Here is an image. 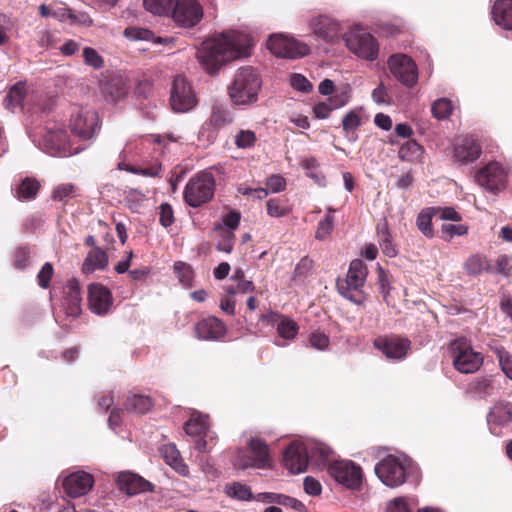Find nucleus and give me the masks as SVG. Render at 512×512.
I'll list each match as a JSON object with an SVG mask.
<instances>
[{"label":"nucleus","instance_id":"obj_1","mask_svg":"<svg viewBox=\"0 0 512 512\" xmlns=\"http://www.w3.org/2000/svg\"><path fill=\"white\" fill-rule=\"evenodd\" d=\"M251 46L252 39L248 34L228 31L204 41L197 57L201 66L213 74L226 62L248 57Z\"/></svg>","mask_w":512,"mask_h":512},{"label":"nucleus","instance_id":"obj_2","mask_svg":"<svg viewBox=\"0 0 512 512\" xmlns=\"http://www.w3.org/2000/svg\"><path fill=\"white\" fill-rule=\"evenodd\" d=\"M332 451L325 446L312 449L311 457L318 456L327 461V471L339 484L351 490H359L362 484L363 472L359 465L351 460H330Z\"/></svg>","mask_w":512,"mask_h":512},{"label":"nucleus","instance_id":"obj_3","mask_svg":"<svg viewBox=\"0 0 512 512\" xmlns=\"http://www.w3.org/2000/svg\"><path fill=\"white\" fill-rule=\"evenodd\" d=\"M262 80L251 66L239 68L227 87L228 95L235 105H251L258 100Z\"/></svg>","mask_w":512,"mask_h":512},{"label":"nucleus","instance_id":"obj_4","mask_svg":"<svg viewBox=\"0 0 512 512\" xmlns=\"http://www.w3.org/2000/svg\"><path fill=\"white\" fill-rule=\"evenodd\" d=\"M368 268L361 259H354L349 265L347 274L336 281L338 293L345 299L356 305H362L366 301V294L363 290Z\"/></svg>","mask_w":512,"mask_h":512},{"label":"nucleus","instance_id":"obj_5","mask_svg":"<svg viewBox=\"0 0 512 512\" xmlns=\"http://www.w3.org/2000/svg\"><path fill=\"white\" fill-rule=\"evenodd\" d=\"M215 187L213 174L208 171H201L187 182L183 191V199L190 207H201L213 199Z\"/></svg>","mask_w":512,"mask_h":512},{"label":"nucleus","instance_id":"obj_6","mask_svg":"<svg viewBox=\"0 0 512 512\" xmlns=\"http://www.w3.org/2000/svg\"><path fill=\"white\" fill-rule=\"evenodd\" d=\"M454 354V368L465 374L474 373L483 364V356L481 353L475 352L466 338H458L451 345Z\"/></svg>","mask_w":512,"mask_h":512},{"label":"nucleus","instance_id":"obj_7","mask_svg":"<svg viewBox=\"0 0 512 512\" xmlns=\"http://www.w3.org/2000/svg\"><path fill=\"white\" fill-rule=\"evenodd\" d=\"M391 74L402 85L413 88L418 82V67L415 61L406 54H393L388 58Z\"/></svg>","mask_w":512,"mask_h":512},{"label":"nucleus","instance_id":"obj_8","mask_svg":"<svg viewBox=\"0 0 512 512\" xmlns=\"http://www.w3.org/2000/svg\"><path fill=\"white\" fill-rule=\"evenodd\" d=\"M197 97L185 77L178 75L174 78L170 91V105L173 111L185 113L197 105Z\"/></svg>","mask_w":512,"mask_h":512},{"label":"nucleus","instance_id":"obj_9","mask_svg":"<svg viewBox=\"0 0 512 512\" xmlns=\"http://www.w3.org/2000/svg\"><path fill=\"white\" fill-rule=\"evenodd\" d=\"M344 41L347 48L362 59L374 61L378 57L379 45L370 33L350 32L345 34Z\"/></svg>","mask_w":512,"mask_h":512},{"label":"nucleus","instance_id":"obj_10","mask_svg":"<svg viewBox=\"0 0 512 512\" xmlns=\"http://www.w3.org/2000/svg\"><path fill=\"white\" fill-rule=\"evenodd\" d=\"M267 48L277 57L291 59L303 57L310 51L307 44L283 34L271 36Z\"/></svg>","mask_w":512,"mask_h":512},{"label":"nucleus","instance_id":"obj_11","mask_svg":"<svg viewBox=\"0 0 512 512\" xmlns=\"http://www.w3.org/2000/svg\"><path fill=\"white\" fill-rule=\"evenodd\" d=\"M98 114L91 109L76 107L71 114V132L81 140L91 139L98 127Z\"/></svg>","mask_w":512,"mask_h":512},{"label":"nucleus","instance_id":"obj_12","mask_svg":"<svg viewBox=\"0 0 512 512\" xmlns=\"http://www.w3.org/2000/svg\"><path fill=\"white\" fill-rule=\"evenodd\" d=\"M475 178L485 190L497 194L505 189L507 175L501 164L490 162L477 172Z\"/></svg>","mask_w":512,"mask_h":512},{"label":"nucleus","instance_id":"obj_13","mask_svg":"<svg viewBox=\"0 0 512 512\" xmlns=\"http://www.w3.org/2000/svg\"><path fill=\"white\" fill-rule=\"evenodd\" d=\"M378 478L389 487H397L406 481L404 466L394 456H387L375 467Z\"/></svg>","mask_w":512,"mask_h":512},{"label":"nucleus","instance_id":"obj_14","mask_svg":"<svg viewBox=\"0 0 512 512\" xmlns=\"http://www.w3.org/2000/svg\"><path fill=\"white\" fill-rule=\"evenodd\" d=\"M173 7V19L183 27L191 28L203 17V9L195 0H177Z\"/></svg>","mask_w":512,"mask_h":512},{"label":"nucleus","instance_id":"obj_15","mask_svg":"<svg viewBox=\"0 0 512 512\" xmlns=\"http://www.w3.org/2000/svg\"><path fill=\"white\" fill-rule=\"evenodd\" d=\"M309 462V454L306 445L300 441H292L284 450L283 465L292 474L306 471Z\"/></svg>","mask_w":512,"mask_h":512},{"label":"nucleus","instance_id":"obj_16","mask_svg":"<svg viewBox=\"0 0 512 512\" xmlns=\"http://www.w3.org/2000/svg\"><path fill=\"white\" fill-rule=\"evenodd\" d=\"M373 345L389 359H402L410 348V341L397 335L379 336Z\"/></svg>","mask_w":512,"mask_h":512},{"label":"nucleus","instance_id":"obj_17","mask_svg":"<svg viewBox=\"0 0 512 512\" xmlns=\"http://www.w3.org/2000/svg\"><path fill=\"white\" fill-rule=\"evenodd\" d=\"M93 476L84 471L69 474L63 479L62 486L69 497L78 498L86 495L93 487Z\"/></svg>","mask_w":512,"mask_h":512},{"label":"nucleus","instance_id":"obj_18","mask_svg":"<svg viewBox=\"0 0 512 512\" xmlns=\"http://www.w3.org/2000/svg\"><path fill=\"white\" fill-rule=\"evenodd\" d=\"M117 485L119 490L128 496L154 491V485L151 482L132 472L120 473L117 477Z\"/></svg>","mask_w":512,"mask_h":512},{"label":"nucleus","instance_id":"obj_19","mask_svg":"<svg viewBox=\"0 0 512 512\" xmlns=\"http://www.w3.org/2000/svg\"><path fill=\"white\" fill-rule=\"evenodd\" d=\"M112 303V294L108 288L99 283L89 285L88 304L92 312L104 315L109 311Z\"/></svg>","mask_w":512,"mask_h":512},{"label":"nucleus","instance_id":"obj_20","mask_svg":"<svg viewBox=\"0 0 512 512\" xmlns=\"http://www.w3.org/2000/svg\"><path fill=\"white\" fill-rule=\"evenodd\" d=\"M195 333L200 340L216 341L226 334V326L220 319L211 316L200 320L196 324Z\"/></svg>","mask_w":512,"mask_h":512},{"label":"nucleus","instance_id":"obj_21","mask_svg":"<svg viewBox=\"0 0 512 512\" xmlns=\"http://www.w3.org/2000/svg\"><path fill=\"white\" fill-rule=\"evenodd\" d=\"M250 457L243 464V467H254L266 469L271 466V457L268 445L259 438H252L249 441Z\"/></svg>","mask_w":512,"mask_h":512},{"label":"nucleus","instance_id":"obj_22","mask_svg":"<svg viewBox=\"0 0 512 512\" xmlns=\"http://www.w3.org/2000/svg\"><path fill=\"white\" fill-rule=\"evenodd\" d=\"M81 290L77 280H69L63 287V308L68 316L78 317L81 313Z\"/></svg>","mask_w":512,"mask_h":512},{"label":"nucleus","instance_id":"obj_23","mask_svg":"<svg viewBox=\"0 0 512 512\" xmlns=\"http://www.w3.org/2000/svg\"><path fill=\"white\" fill-rule=\"evenodd\" d=\"M314 34L326 42H334L339 38L340 24L326 15H320L312 21Z\"/></svg>","mask_w":512,"mask_h":512},{"label":"nucleus","instance_id":"obj_24","mask_svg":"<svg viewBox=\"0 0 512 512\" xmlns=\"http://www.w3.org/2000/svg\"><path fill=\"white\" fill-rule=\"evenodd\" d=\"M481 152V146L474 139L465 137L455 144L453 158L455 162L466 164L477 160Z\"/></svg>","mask_w":512,"mask_h":512},{"label":"nucleus","instance_id":"obj_25","mask_svg":"<svg viewBox=\"0 0 512 512\" xmlns=\"http://www.w3.org/2000/svg\"><path fill=\"white\" fill-rule=\"evenodd\" d=\"M234 121V114L231 109L223 104L215 102L211 106V113L208 120L205 122V126L212 129L214 132H218L225 126L232 124Z\"/></svg>","mask_w":512,"mask_h":512},{"label":"nucleus","instance_id":"obj_26","mask_svg":"<svg viewBox=\"0 0 512 512\" xmlns=\"http://www.w3.org/2000/svg\"><path fill=\"white\" fill-rule=\"evenodd\" d=\"M100 90L108 101L116 102L128 93V87L120 76H111L100 82Z\"/></svg>","mask_w":512,"mask_h":512},{"label":"nucleus","instance_id":"obj_27","mask_svg":"<svg viewBox=\"0 0 512 512\" xmlns=\"http://www.w3.org/2000/svg\"><path fill=\"white\" fill-rule=\"evenodd\" d=\"M491 14L497 25L512 30V0H496Z\"/></svg>","mask_w":512,"mask_h":512},{"label":"nucleus","instance_id":"obj_28","mask_svg":"<svg viewBox=\"0 0 512 512\" xmlns=\"http://www.w3.org/2000/svg\"><path fill=\"white\" fill-rule=\"evenodd\" d=\"M107 265V253L99 247H94L88 252L82 265V271L85 274H90L96 270L105 269Z\"/></svg>","mask_w":512,"mask_h":512},{"label":"nucleus","instance_id":"obj_29","mask_svg":"<svg viewBox=\"0 0 512 512\" xmlns=\"http://www.w3.org/2000/svg\"><path fill=\"white\" fill-rule=\"evenodd\" d=\"M160 453L165 462L170 465L180 475L186 476L189 473L188 466L183 462L180 452L174 444L163 445L160 448Z\"/></svg>","mask_w":512,"mask_h":512},{"label":"nucleus","instance_id":"obj_30","mask_svg":"<svg viewBox=\"0 0 512 512\" xmlns=\"http://www.w3.org/2000/svg\"><path fill=\"white\" fill-rule=\"evenodd\" d=\"M488 422L505 426L512 422V404L509 402L497 403L491 408L488 416Z\"/></svg>","mask_w":512,"mask_h":512},{"label":"nucleus","instance_id":"obj_31","mask_svg":"<svg viewBox=\"0 0 512 512\" xmlns=\"http://www.w3.org/2000/svg\"><path fill=\"white\" fill-rule=\"evenodd\" d=\"M154 403L152 399L147 395L141 394H132L129 395L125 402V409L128 412H134L136 414L142 415L148 413Z\"/></svg>","mask_w":512,"mask_h":512},{"label":"nucleus","instance_id":"obj_32","mask_svg":"<svg viewBox=\"0 0 512 512\" xmlns=\"http://www.w3.org/2000/svg\"><path fill=\"white\" fill-rule=\"evenodd\" d=\"M463 267L466 274L469 276H477L491 269L489 260L486 256L481 254H473L468 257Z\"/></svg>","mask_w":512,"mask_h":512},{"label":"nucleus","instance_id":"obj_33","mask_svg":"<svg viewBox=\"0 0 512 512\" xmlns=\"http://www.w3.org/2000/svg\"><path fill=\"white\" fill-rule=\"evenodd\" d=\"M40 189V183L30 177H26L21 181L15 190V196L20 201H27L34 199Z\"/></svg>","mask_w":512,"mask_h":512},{"label":"nucleus","instance_id":"obj_34","mask_svg":"<svg viewBox=\"0 0 512 512\" xmlns=\"http://www.w3.org/2000/svg\"><path fill=\"white\" fill-rule=\"evenodd\" d=\"M266 211L270 217L281 218L288 216L292 212V207L288 199L283 197H275L267 200Z\"/></svg>","mask_w":512,"mask_h":512},{"label":"nucleus","instance_id":"obj_35","mask_svg":"<svg viewBox=\"0 0 512 512\" xmlns=\"http://www.w3.org/2000/svg\"><path fill=\"white\" fill-rule=\"evenodd\" d=\"M467 391L479 397H487L493 393L492 380L489 377H478L469 383Z\"/></svg>","mask_w":512,"mask_h":512},{"label":"nucleus","instance_id":"obj_36","mask_svg":"<svg viewBox=\"0 0 512 512\" xmlns=\"http://www.w3.org/2000/svg\"><path fill=\"white\" fill-rule=\"evenodd\" d=\"M423 148L415 140H408L401 145L398 156L402 161L414 162L422 155Z\"/></svg>","mask_w":512,"mask_h":512},{"label":"nucleus","instance_id":"obj_37","mask_svg":"<svg viewBox=\"0 0 512 512\" xmlns=\"http://www.w3.org/2000/svg\"><path fill=\"white\" fill-rule=\"evenodd\" d=\"M435 215V212L432 208H427L422 210L416 219V226L422 232L424 236L427 238H432L434 236V230L432 226V218Z\"/></svg>","mask_w":512,"mask_h":512},{"label":"nucleus","instance_id":"obj_38","mask_svg":"<svg viewBox=\"0 0 512 512\" xmlns=\"http://www.w3.org/2000/svg\"><path fill=\"white\" fill-rule=\"evenodd\" d=\"M173 271L178 278L179 282L184 287H191L194 279V271L192 267L182 261H177L173 265Z\"/></svg>","mask_w":512,"mask_h":512},{"label":"nucleus","instance_id":"obj_39","mask_svg":"<svg viewBox=\"0 0 512 512\" xmlns=\"http://www.w3.org/2000/svg\"><path fill=\"white\" fill-rule=\"evenodd\" d=\"M79 195L78 188L71 183H63L58 185L52 191V199L66 204L69 199L75 198Z\"/></svg>","mask_w":512,"mask_h":512},{"label":"nucleus","instance_id":"obj_40","mask_svg":"<svg viewBox=\"0 0 512 512\" xmlns=\"http://www.w3.org/2000/svg\"><path fill=\"white\" fill-rule=\"evenodd\" d=\"M184 430L190 436H206L208 431L207 420L201 416L190 418L185 423Z\"/></svg>","mask_w":512,"mask_h":512},{"label":"nucleus","instance_id":"obj_41","mask_svg":"<svg viewBox=\"0 0 512 512\" xmlns=\"http://www.w3.org/2000/svg\"><path fill=\"white\" fill-rule=\"evenodd\" d=\"M82 58L84 64L94 70H100L105 66L103 56L92 47L86 46L83 48Z\"/></svg>","mask_w":512,"mask_h":512},{"label":"nucleus","instance_id":"obj_42","mask_svg":"<svg viewBox=\"0 0 512 512\" xmlns=\"http://www.w3.org/2000/svg\"><path fill=\"white\" fill-rule=\"evenodd\" d=\"M25 97V86L22 83H17L10 88L6 97L5 104L8 109L19 107Z\"/></svg>","mask_w":512,"mask_h":512},{"label":"nucleus","instance_id":"obj_43","mask_svg":"<svg viewBox=\"0 0 512 512\" xmlns=\"http://www.w3.org/2000/svg\"><path fill=\"white\" fill-rule=\"evenodd\" d=\"M144 7L155 15H166L172 11L174 0H144Z\"/></svg>","mask_w":512,"mask_h":512},{"label":"nucleus","instance_id":"obj_44","mask_svg":"<svg viewBox=\"0 0 512 512\" xmlns=\"http://www.w3.org/2000/svg\"><path fill=\"white\" fill-rule=\"evenodd\" d=\"M453 111V104L447 98H440L432 104V115L438 120L447 119Z\"/></svg>","mask_w":512,"mask_h":512},{"label":"nucleus","instance_id":"obj_45","mask_svg":"<svg viewBox=\"0 0 512 512\" xmlns=\"http://www.w3.org/2000/svg\"><path fill=\"white\" fill-rule=\"evenodd\" d=\"M299 327L297 323L288 318V317H282L281 321L277 325V332L280 337L291 340L296 337L298 334Z\"/></svg>","mask_w":512,"mask_h":512},{"label":"nucleus","instance_id":"obj_46","mask_svg":"<svg viewBox=\"0 0 512 512\" xmlns=\"http://www.w3.org/2000/svg\"><path fill=\"white\" fill-rule=\"evenodd\" d=\"M225 492L229 497L242 501H249L253 498L251 489L247 485L238 482L227 485Z\"/></svg>","mask_w":512,"mask_h":512},{"label":"nucleus","instance_id":"obj_47","mask_svg":"<svg viewBox=\"0 0 512 512\" xmlns=\"http://www.w3.org/2000/svg\"><path fill=\"white\" fill-rule=\"evenodd\" d=\"M494 353L496 354L502 372L507 378L512 380V354L504 347H496Z\"/></svg>","mask_w":512,"mask_h":512},{"label":"nucleus","instance_id":"obj_48","mask_svg":"<svg viewBox=\"0 0 512 512\" xmlns=\"http://www.w3.org/2000/svg\"><path fill=\"white\" fill-rule=\"evenodd\" d=\"M378 235L380 237L379 239V246L382 250V252L390 257L393 258L397 255L398 251L393 244L391 235L386 227H384L382 230L378 229Z\"/></svg>","mask_w":512,"mask_h":512},{"label":"nucleus","instance_id":"obj_49","mask_svg":"<svg viewBox=\"0 0 512 512\" xmlns=\"http://www.w3.org/2000/svg\"><path fill=\"white\" fill-rule=\"evenodd\" d=\"M361 124V116L356 110L349 111L342 119V127L346 135L354 134Z\"/></svg>","mask_w":512,"mask_h":512},{"label":"nucleus","instance_id":"obj_50","mask_svg":"<svg viewBox=\"0 0 512 512\" xmlns=\"http://www.w3.org/2000/svg\"><path fill=\"white\" fill-rule=\"evenodd\" d=\"M257 137L252 130H240L235 135L234 143L237 148L247 149L255 145Z\"/></svg>","mask_w":512,"mask_h":512},{"label":"nucleus","instance_id":"obj_51","mask_svg":"<svg viewBox=\"0 0 512 512\" xmlns=\"http://www.w3.org/2000/svg\"><path fill=\"white\" fill-rule=\"evenodd\" d=\"M468 226L463 224H444L441 227L442 239L451 241L454 236L467 234Z\"/></svg>","mask_w":512,"mask_h":512},{"label":"nucleus","instance_id":"obj_52","mask_svg":"<svg viewBox=\"0 0 512 512\" xmlns=\"http://www.w3.org/2000/svg\"><path fill=\"white\" fill-rule=\"evenodd\" d=\"M175 222L174 211L170 204L162 203L159 206V223L164 228L171 227Z\"/></svg>","mask_w":512,"mask_h":512},{"label":"nucleus","instance_id":"obj_53","mask_svg":"<svg viewBox=\"0 0 512 512\" xmlns=\"http://www.w3.org/2000/svg\"><path fill=\"white\" fill-rule=\"evenodd\" d=\"M377 272H378V284H379L380 293L383 295L384 301L388 302L387 298L392 289L390 279H389V274L380 265H378Z\"/></svg>","mask_w":512,"mask_h":512},{"label":"nucleus","instance_id":"obj_54","mask_svg":"<svg viewBox=\"0 0 512 512\" xmlns=\"http://www.w3.org/2000/svg\"><path fill=\"white\" fill-rule=\"evenodd\" d=\"M53 274H54V269H53L52 264L49 262H46L37 274L38 285L43 289H47L50 286V282L53 277Z\"/></svg>","mask_w":512,"mask_h":512},{"label":"nucleus","instance_id":"obj_55","mask_svg":"<svg viewBox=\"0 0 512 512\" xmlns=\"http://www.w3.org/2000/svg\"><path fill=\"white\" fill-rule=\"evenodd\" d=\"M313 269V260L309 257H303L296 265L294 270V279L306 278Z\"/></svg>","mask_w":512,"mask_h":512},{"label":"nucleus","instance_id":"obj_56","mask_svg":"<svg viewBox=\"0 0 512 512\" xmlns=\"http://www.w3.org/2000/svg\"><path fill=\"white\" fill-rule=\"evenodd\" d=\"M30 261V252L27 248L19 247L13 254V265L17 269H24Z\"/></svg>","mask_w":512,"mask_h":512},{"label":"nucleus","instance_id":"obj_57","mask_svg":"<svg viewBox=\"0 0 512 512\" xmlns=\"http://www.w3.org/2000/svg\"><path fill=\"white\" fill-rule=\"evenodd\" d=\"M309 343L310 346L318 349V350H325L328 348L330 340L329 337L320 331L312 332L309 336Z\"/></svg>","mask_w":512,"mask_h":512},{"label":"nucleus","instance_id":"obj_58","mask_svg":"<svg viewBox=\"0 0 512 512\" xmlns=\"http://www.w3.org/2000/svg\"><path fill=\"white\" fill-rule=\"evenodd\" d=\"M334 223V217L331 215H326L323 220L318 223L317 231H316V239L323 240L325 239L332 231Z\"/></svg>","mask_w":512,"mask_h":512},{"label":"nucleus","instance_id":"obj_59","mask_svg":"<svg viewBox=\"0 0 512 512\" xmlns=\"http://www.w3.org/2000/svg\"><path fill=\"white\" fill-rule=\"evenodd\" d=\"M234 238L235 235L232 231H223L221 239L216 245V249L221 252L230 253L234 247Z\"/></svg>","mask_w":512,"mask_h":512},{"label":"nucleus","instance_id":"obj_60","mask_svg":"<svg viewBox=\"0 0 512 512\" xmlns=\"http://www.w3.org/2000/svg\"><path fill=\"white\" fill-rule=\"evenodd\" d=\"M435 215L442 220H450L459 222L462 220V216L452 207H433Z\"/></svg>","mask_w":512,"mask_h":512},{"label":"nucleus","instance_id":"obj_61","mask_svg":"<svg viewBox=\"0 0 512 512\" xmlns=\"http://www.w3.org/2000/svg\"><path fill=\"white\" fill-rule=\"evenodd\" d=\"M278 504L290 507L298 512H306V507L301 501L287 495L279 494Z\"/></svg>","mask_w":512,"mask_h":512},{"label":"nucleus","instance_id":"obj_62","mask_svg":"<svg viewBox=\"0 0 512 512\" xmlns=\"http://www.w3.org/2000/svg\"><path fill=\"white\" fill-rule=\"evenodd\" d=\"M267 189L273 193L284 191L286 188V180L280 175H272L266 181Z\"/></svg>","mask_w":512,"mask_h":512},{"label":"nucleus","instance_id":"obj_63","mask_svg":"<svg viewBox=\"0 0 512 512\" xmlns=\"http://www.w3.org/2000/svg\"><path fill=\"white\" fill-rule=\"evenodd\" d=\"M291 85L294 89L301 92H309L312 90V84L310 81L301 74L292 75Z\"/></svg>","mask_w":512,"mask_h":512},{"label":"nucleus","instance_id":"obj_64","mask_svg":"<svg viewBox=\"0 0 512 512\" xmlns=\"http://www.w3.org/2000/svg\"><path fill=\"white\" fill-rule=\"evenodd\" d=\"M350 100V93L348 90L337 92L334 96L330 97L327 101L334 110L345 106Z\"/></svg>","mask_w":512,"mask_h":512}]
</instances>
